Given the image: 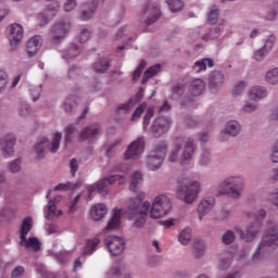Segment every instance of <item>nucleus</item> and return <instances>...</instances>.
Returning a JSON list of instances; mask_svg holds the SVG:
<instances>
[{"instance_id": "obj_64", "label": "nucleus", "mask_w": 278, "mask_h": 278, "mask_svg": "<svg viewBox=\"0 0 278 278\" xmlns=\"http://www.w3.org/2000/svg\"><path fill=\"white\" fill-rule=\"evenodd\" d=\"M271 162H274V164L278 163V141L276 142L271 153Z\"/></svg>"}, {"instance_id": "obj_12", "label": "nucleus", "mask_w": 278, "mask_h": 278, "mask_svg": "<svg viewBox=\"0 0 278 278\" xmlns=\"http://www.w3.org/2000/svg\"><path fill=\"white\" fill-rule=\"evenodd\" d=\"M104 244L109 250V253H111V255L114 257H117V255H123V251H125V240H123L121 237H109L104 240Z\"/></svg>"}, {"instance_id": "obj_47", "label": "nucleus", "mask_w": 278, "mask_h": 278, "mask_svg": "<svg viewBox=\"0 0 278 278\" xmlns=\"http://www.w3.org/2000/svg\"><path fill=\"white\" fill-rule=\"evenodd\" d=\"M179 151H181V143L177 142L174 150H172L169 153L168 162H177V157H179Z\"/></svg>"}, {"instance_id": "obj_16", "label": "nucleus", "mask_w": 278, "mask_h": 278, "mask_svg": "<svg viewBox=\"0 0 278 278\" xmlns=\"http://www.w3.org/2000/svg\"><path fill=\"white\" fill-rule=\"evenodd\" d=\"M60 8V4L58 2H52L47 5L46 10L43 13L39 14L37 21L39 23L40 27H45L47 23L51 21L58 14V10Z\"/></svg>"}, {"instance_id": "obj_18", "label": "nucleus", "mask_w": 278, "mask_h": 278, "mask_svg": "<svg viewBox=\"0 0 278 278\" xmlns=\"http://www.w3.org/2000/svg\"><path fill=\"white\" fill-rule=\"evenodd\" d=\"M23 26L18 23H13L8 27V37L11 45H18L23 40Z\"/></svg>"}, {"instance_id": "obj_42", "label": "nucleus", "mask_w": 278, "mask_h": 278, "mask_svg": "<svg viewBox=\"0 0 278 278\" xmlns=\"http://www.w3.org/2000/svg\"><path fill=\"white\" fill-rule=\"evenodd\" d=\"M154 110L153 108H148L147 112L143 116L142 127L143 129H147L149 125L151 124V119L153 118Z\"/></svg>"}, {"instance_id": "obj_6", "label": "nucleus", "mask_w": 278, "mask_h": 278, "mask_svg": "<svg viewBox=\"0 0 278 278\" xmlns=\"http://www.w3.org/2000/svg\"><path fill=\"white\" fill-rule=\"evenodd\" d=\"M34 220L31 217H26L22 222V226L20 229V238H21V247H25V249H34V251H40V241L38 238L33 237L27 240V233L31 231V227H34Z\"/></svg>"}, {"instance_id": "obj_34", "label": "nucleus", "mask_w": 278, "mask_h": 278, "mask_svg": "<svg viewBox=\"0 0 278 278\" xmlns=\"http://www.w3.org/2000/svg\"><path fill=\"white\" fill-rule=\"evenodd\" d=\"M112 66V63L108 59H100L98 62H96L92 66L93 71L96 73H105L106 70Z\"/></svg>"}, {"instance_id": "obj_11", "label": "nucleus", "mask_w": 278, "mask_h": 278, "mask_svg": "<svg viewBox=\"0 0 278 278\" xmlns=\"http://www.w3.org/2000/svg\"><path fill=\"white\" fill-rule=\"evenodd\" d=\"M144 151V138L139 137L132 141L126 152L124 153V160H138Z\"/></svg>"}, {"instance_id": "obj_52", "label": "nucleus", "mask_w": 278, "mask_h": 278, "mask_svg": "<svg viewBox=\"0 0 278 278\" xmlns=\"http://www.w3.org/2000/svg\"><path fill=\"white\" fill-rule=\"evenodd\" d=\"M217 22H218V10L216 9L211 10L210 13L207 14L208 25H216Z\"/></svg>"}, {"instance_id": "obj_19", "label": "nucleus", "mask_w": 278, "mask_h": 278, "mask_svg": "<svg viewBox=\"0 0 278 278\" xmlns=\"http://www.w3.org/2000/svg\"><path fill=\"white\" fill-rule=\"evenodd\" d=\"M101 132V127L99 124H91L83 129L79 134L80 140H88L89 142H93L99 137Z\"/></svg>"}, {"instance_id": "obj_53", "label": "nucleus", "mask_w": 278, "mask_h": 278, "mask_svg": "<svg viewBox=\"0 0 278 278\" xmlns=\"http://www.w3.org/2000/svg\"><path fill=\"white\" fill-rule=\"evenodd\" d=\"M268 53L269 52H267L266 49L262 48L254 53L253 59L256 60V62H262V60H264Z\"/></svg>"}, {"instance_id": "obj_25", "label": "nucleus", "mask_w": 278, "mask_h": 278, "mask_svg": "<svg viewBox=\"0 0 278 278\" xmlns=\"http://www.w3.org/2000/svg\"><path fill=\"white\" fill-rule=\"evenodd\" d=\"M88 11H83L80 13V21H90L92 16H94V12L97 8H99V0H92L91 2L87 3Z\"/></svg>"}, {"instance_id": "obj_5", "label": "nucleus", "mask_w": 278, "mask_h": 278, "mask_svg": "<svg viewBox=\"0 0 278 278\" xmlns=\"http://www.w3.org/2000/svg\"><path fill=\"white\" fill-rule=\"evenodd\" d=\"M244 190V178L240 176L228 177L219 185V194H230L233 199L240 197V191Z\"/></svg>"}, {"instance_id": "obj_50", "label": "nucleus", "mask_w": 278, "mask_h": 278, "mask_svg": "<svg viewBox=\"0 0 278 278\" xmlns=\"http://www.w3.org/2000/svg\"><path fill=\"white\" fill-rule=\"evenodd\" d=\"M247 88V83L240 81L238 85H236L232 89V96L233 97H240L242 92H244V89Z\"/></svg>"}, {"instance_id": "obj_36", "label": "nucleus", "mask_w": 278, "mask_h": 278, "mask_svg": "<svg viewBox=\"0 0 278 278\" xmlns=\"http://www.w3.org/2000/svg\"><path fill=\"white\" fill-rule=\"evenodd\" d=\"M161 68H162V66L160 64H155V65H152L151 67H149L144 72V75H143V78L141 80V84H147V81H149V79H151V77H154V75L160 73Z\"/></svg>"}, {"instance_id": "obj_28", "label": "nucleus", "mask_w": 278, "mask_h": 278, "mask_svg": "<svg viewBox=\"0 0 278 278\" xmlns=\"http://www.w3.org/2000/svg\"><path fill=\"white\" fill-rule=\"evenodd\" d=\"M203 90H205V83L201 79H195L192 81L190 86V94L192 97H200V94H203Z\"/></svg>"}, {"instance_id": "obj_27", "label": "nucleus", "mask_w": 278, "mask_h": 278, "mask_svg": "<svg viewBox=\"0 0 278 278\" xmlns=\"http://www.w3.org/2000/svg\"><path fill=\"white\" fill-rule=\"evenodd\" d=\"M61 197L58 195L54 200H50L48 203V214L46 218L48 220H53L55 216H62V211H58V206H55V201H60ZM58 211V213H55Z\"/></svg>"}, {"instance_id": "obj_23", "label": "nucleus", "mask_w": 278, "mask_h": 278, "mask_svg": "<svg viewBox=\"0 0 278 278\" xmlns=\"http://www.w3.org/2000/svg\"><path fill=\"white\" fill-rule=\"evenodd\" d=\"M267 96L268 91L262 86H254L248 92V97L252 101H260L262 99H266Z\"/></svg>"}, {"instance_id": "obj_55", "label": "nucleus", "mask_w": 278, "mask_h": 278, "mask_svg": "<svg viewBox=\"0 0 278 278\" xmlns=\"http://www.w3.org/2000/svg\"><path fill=\"white\" fill-rule=\"evenodd\" d=\"M88 40H90V30L83 29L78 36V42L84 45V42H88Z\"/></svg>"}, {"instance_id": "obj_24", "label": "nucleus", "mask_w": 278, "mask_h": 278, "mask_svg": "<svg viewBox=\"0 0 278 278\" xmlns=\"http://www.w3.org/2000/svg\"><path fill=\"white\" fill-rule=\"evenodd\" d=\"M121 216H123V210L114 208L113 216L106 225V231L121 227Z\"/></svg>"}, {"instance_id": "obj_39", "label": "nucleus", "mask_w": 278, "mask_h": 278, "mask_svg": "<svg viewBox=\"0 0 278 278\" xmlns=\"http://www.w3.org/2000/svg\"><path fill=\"white\" fill-rule=\"evenodd\" d=\"M178 240L180 243H182L185 247L187 244H189L190 240H192V230H190V228H185L179 237H178Z\"/></svg>"}, {"instance_id": "obj_21", "label": "nucleus", "mask_w": 278, "mask_h": 278, "mask_svg": "<svg viewBox=\"0 0 278 278\" xmlns=\"http://www.w3.org/2000/svg\"><path fill=\"white\" fill-rule=\"evenodd\" d=\"M42 42V39L40 36H34L27 41L26 51L28 54V58H34L40 49V45Z\"/></svg>"}, {"instance_id": "obj_46", "label": "nucleus", "mask_w": 278, "mask_h": 278, "mask_svg": "<svg viewBox=\"0 0 278 278\" xmlns=\"http://www.w3.org/2000/svg\"><path fill=\"white\" fill-rule=\"evenodd\" d=\"M147 67V61L142 60L139 64V66L135 70L132 74L134 81H138L140 79V75H142V71Z\"/></svg>"}, {"instance_id": "obj_8", "label": "nucleus", "mask_w": 278, "mask_h": 278, "mask_svg": "<svg viewBox=\"0 0 278 278\" xmlns=\"http://www.w3.org/2000/svg\"><path fill=\"white\" fill-rule=\"evenodd\" d=\"M199 192H201V184H199V181H192L178 189L177 198L180 199V201H184V203H187V205H191V203L197 201Z\"/></svg>"}, {"instance_id": "obj_58", "label": "nucleus", "mask_w": 278, "mask_h": 278, "mask_svg": "<svg viewBox=\"0 0 278 278\" xmlns=\"http://www.w3.org/2000/svg\"><path fill=\"white\" fill-rule=\"evenodd\" d=\"M70 169H71L72 177H75V173L79 170V163L77 162V159H72L70 161Z\"/></svg>"}, {"instance_id": "obj_40", "label": "nucleus", "mask_w": 278, "mask_h": 278, "mask_svg": "<svg viewBox=\"0 0 278 278\" xmlns=\"http://www.w3.org/2000/svg\"><path fill=\"white\" fill-rule=\"evenodd\" d=\"M265 79L268 84H271L273 86H277V84H278V67L268 71L265 75Z\"/></svg>"}, {"instance_id": "obj_48", "label": "nucleus", "mask_w": 278, "mask_h": 278, "mask_svg": "<svg viewBox=\"0 0 278 278\" xmlns=\"http://www.w3.org/2000/svg\"><path fill=\"white\" fill-rule=\"evenodd\" d=\"M276 40H277V37H275V35H269L263 46V49H265V51L267 52L273 51V47H275Z\"/></svg>"}, {"instance_id": "obj_7", "label": "nucleus", "mask_w": 278, "mask_h": 278, "mask_svg": "<svg viewBox=\"0 0 278 278\" xmlns=\"http://www.w3.org/2000/svg\"><path fill=\"white\" fill-rule=\"evenodd\" d=\"M170 210H173L170 199L165 194L157 195L150 207V218H164Z\"/></svg>"}, {"instance_id": "obj_33", "label": "nucleus", "mask_w": 278, "mask_h": 278, "mask_svg": "<svg viewBox=\"0 0 278 278\" xmlns=\"http://www.w3.org/2000/svg\"><path fill=\"white\" fill-rule=\"evenodd\" d=\"M143 179H142V173L140 172H135L131 176H130V185H129V190H131V192H136V190H138V186H140L142 184Z\"/></svg>"}, {"instance_id": "obj_57", "label": "nucleus", "mask_w": 278, "mask_h": 278, "mask_svg": "<svg viewBox=\"0 0 278 278\" xmlns=\"http://www.w3.org/2000/svg\"><path fill=\"white\" fill-rule=\"evenodd\" d=\"M79 73H81V68H79L78 66H72L68 71V78L77 79V77H79Z\"/></svg>"}, {"instance_id": "obj_9", "label": "nucleus", "mask_w": 278, "mask_h": 278, "mask_svg": "<svg viewBox=\"0 0 278 278\" xmlns=\"http://www.w3.org/2000/svg\"><path fill=\"white\" fill-rule=\"evenodd\" d=\"M118 179H123V176L121 175H112L108 178L101 179L99 182H96L93 185H89L87 187V190L89 192V199H92L93 192H99L102 197H108V190L112 184H115L118 181Z\"/></svg>"}, {"instance_id": "obj_22", "label": "nucleus", "mask_w": 278, "mask_h": 278, "mask_svg": "<svg viewBox=\"0 0 278 278\" xmlns=\"http://www.w3.org/2000/svg\"><path fill=\"white\" fill-rule=\"evenodd\" d=\"M105 214H108V206H105V204L98 203L91 206L90 217L92 220H102L105 217Z\"/></svg>"}, {"instance_id": "obj_44", "label": "nucleus", "mask_w": 278, "mask_h": 278, "mask_svg": "<svg viewBox=\"0 0 278 278\" xmlns=\"http://www.w3.org/2000/svg\"><path fill=\"white\" fill-rule=\"evenodd\" d=\"M75 131H77V128L75 125H68L65 128V144H68V142H72L73 136H75Z\"/></svg>"}, {"instance_id": "obj_59", "label": "nucleus", "mask_w": 278, "mask_h": 278, "mask_svg": "<svg viewBox=\"0 0 278 278\" xmlns=\"http://www.w3.org/2000/svg\"><path fill=\"white\" fill-rule=\"evenodd\" d=\"M9 169L11 170V173H18V170H21V160L17 159L10 163Z\"/></svg>"}, {"instance_id": "obj_15", "label": "nucleus", "mask_w": 278, "mask_h": 278, "mask_svg": "<svg viewBox=\"0 0 278 278\" xmlns=\"http://www.w3.org/2000/svg\"><path fill=\"white\" fill-rule=\"evenodd\" d=\"M194 151H197V146H194V141L192 139H187L184 141V149L179 159L181 166H186L192 162Z\"/></svg>"}, {"instance_id": "obj_1", "label": "nucleus", "mask_w": 278, "mask_h": 278, "mask_svg": "<svg viewBox=\"0 0 278 278\" xmlns=\"http://www.w3.org/2000/svg\"><path fill=\"white\" fill-rule=\"evenodd\" d=\"M142 201H144V192L140 191L136 198L129 200L126 211L129 220H134L132 227L137 229H141L147 225V216H149V210H151V203Z\"/></svg>"}, {"instance_id": "obj_38", "label": "nucleus", "mask_w": 278, "mask_h": 278, "mask_svg": "<svg viewBox=\"0 0 278 278\" xmlns=\"http://www.w3.org/2000/svg\"><path fill=\"white\" fill-rule=\"evenodd\" d=\"M193 255L194 257L199 258V257H203L205 255V242L199 240L195 241L193 244Z\"/></svg>"}, {"instance_id": "obj_45", "label": "nucleus", "mask_w": 278, "mask_h": 278, "mask_svg": "<svg viewBox=\"0 0 278 278\" xmlns=\"http://www.w3.org/2000/svg\"><path fill=\"white\" fill-rule=\"evenodd\" d=\"M75 105H77V102L75 101L74 97H67L64 102V111L67 113L73 112Z\"/></svg>"}, {"instance_id": "obj_4", "label": "nucleus", "mask_w": 278, "mask_h": 278, "mask_svg": "<svg viewBox=\"0 0 278 278\" xmlns=\"http://www.w3.org/2000/svg\"><path fill=\"white\" fill-rule=\"evenodd\" d=\"M167 151L168 144L166 141H161L154 146V149L149 153L147 157V166L149 170H157L162 167Z\"/></svg>"}, {"instance_id": "obj_62", "label": "nucleus", "mask_w": 278, "mask_h": 278, "mask_svg": "<svg viewBox=\"0 0 278 278\" xmlns=\"http://www.w3.org/2000/svg\"><path fill=\"white\" fill-rule=\"evenodd\" d=\"M40 92H42V88L40 87H35L30 89V94L33 97V101H38L40 99Z\"/></svg>"}, {"instance_id": "obj_14", "label": "nucleus", "mask_w": 278, "mask_h": 278, "mask_svg": "<svg viewBox=\"0 0 278 278\" xmlns=\"http://www.w3.org/2000/svg\"><path fill=\"white\" fill-rule=\"evenodd\" d=\"M168 129H170V119L168 117H157L151 127L154 138L164 136Z\"/></svg>"}, {"instance_id": "obj_10", "label": "nucleus", "mask_w": 278, "mask_h": 278, "mask_svg": "<svg viewBox=\"0 0 278 278\" xmlns=\"http://www.w3.org/2000/svg\"><path fill=\"white\" fill-rule=\"evenodd\" d=\"M62 141V132H55L51 144H49L48 138H42L40 142L35 146V151L38 157H45V148L49 149L50 153H58L60 149V142Z\"/></svg>"}, {"instance_id": "obj_20", "label": "nucleus", "mask_w": 278, "mask_h": 278, "mask_svg": "<svg viewBox=\"0 0 278 278\" xmlns=\"http://www.w3.org/2000/svg\"><path fill=\"white\" fill-rule=\"evenodd\" d=\"M215 203L216 201L214 200V198L204 199L199 203L198 214H199L200 220H203V216H205V214H208L211 212Z\"/></svg>"}, {"instance_id": "obj_30", "label": "nucleus", "mask_w": 278, "mask_h": 278, "mask_svg": "<svg viewBox=\"0 0 278 278\" xmlns=\"http://www.w3.org/2000/svg\"><path fill=\"white\" fill-rule=\"evenodd\" d=\"M222 134H227V136H237L240 134V123L238 121H230L226 124L225 131Z\"/></svg>"}, {"instance_id": "obj_43", "label": "nucleus", "mask_w": 278, "mask_h": 278, "mask_svg": "<svg viewBox=\"0 0 278 278\" xmlns=\"http://www.w3.org/2000/svg\"><path fill=\"white\" fill-rule=\"evenodd\" d=\"M154 110L153 108H148L147 112L143 116L142 127L143 129H147L149 125L151 124V119L153 118Z\"/></svg>"}, {"instance_id": "obj_32", "label": "nucleus", "mask_w": 278, "mask_h": 278, "mask_svg": "<svg viewBox=\"0 0 278 278\" xmlns=\"http://www.w3.org/2000/svg\"><path fill=\"white\" fill-rule=\"evenodd\" d=\"M223 84H225V75L220 72L213 73L210 78V88H218V86H223Z\"/></svg>"}, {"instance_id": "obj_60", "label": "nucleus", "mask_w": 278, "mask_h": 278, "mask_svg": "<svg viewBox=\"0 0 278 278\" xmlns=\"http://www.w3.org/2000/svg\"><path fill=\"white\" fill-rule=\"evenodd\" d=\"M29 104L23 102L18 108L20 116H27L29 114Z\"/></svg>"}, {"instance_id": "obj_63", "label": "nucleus", "mask_w": 278, "mask_h": 278, "mask_svg": "<svg viewBox=\"0 0 278 278\" xmlns=\"http://www.w3.org/2000/svg\"><path fill=\"white\" fill-rule=\"evenodd\" d=\"M109 278H118L121 277V267H113L108 273Z\"/></svg>"}, {"instance_id": "obj_41", "label": "nucleus", "mask_w": 278, "mask_h": 278, "mask_svg": "<svg viewBox=\"0 0 278 278\" xmlns=\"http://www.w3.org/2000/svg\"><path fill=\"white\" fill-rule=\"evenodd\" d=\"M8 72L0 70V94H3L8 90Z\"/></svg>"}, {"instance_id": "obj_54", "label": "nucleus", "mask_w": 278, "mask_h": 278, "mask_svg": "<svg viewBox=\"0 0 278 278\" xmlns=\"http://www.w3.org/2000/svg\"><path fill=\"white\" fill-rule=\"evenodd\" d=\"M131 108H134V102L131 100H128L126 103L121 104L116 108V112H125V114H127V112H129V110H131Z\"/></svg>"}, {"instance_id": "obj_49", "label": "nucleus", "mask_w": 278, "mask_h": 278, "mask_svg": "<svg viewBox=\"0 0 278 278\" xmlns=\"http://www.w3.org/2000/svg\"><path fill=\"white\" fill-rule=\"evenodd\" d=\"M236 240V235L231 230H227L223 236H222V242L224 244H231Z\"/></svg>"}, {"instance_id": "obj_29", "label": "nucleus", "mask_w": 278, "mask_h": 278, "mask_svg": "<svg viewBox=\"0 0 278 278\" xmlns=\"http://www.w3.org/2000/svg\"><path fill=\"white\" fill-rule=\"evenodd\" d=\"M212 68L214 66V61L212 59H202L197 61L193 65V71L195 73H201L202 71H206V68Z\"/></svg>"}, {"instance_id": "obj_26", "label": "nucleus", "mask_w": 278, "mask_h": 278, "mask_svg": "<svg viewBox=\"0 0 278 278\" xmlns=\"http://www.w3.org/2000/svg\"><path fill=\"white\" fill-rule=\"evenodd\" d=\"M148 12L152 14V16H149L146 20V25H153V23H156L162 16V13L160 12V5L157 3H152L151 8H148Z\"/></svg>"}, {"instance_id": "obj_13", "label": "nucleus", "mask_w": 278, "mask_h": 278, "mask_svg": "<svg viewBox=\"0 0 278 278\" xmlns=\"http://www.w3.org/2000/svg\"><path fill=\"white\" fill-rule=\"evenodd\" d=\"M71 31V22H56L51 28L52 42L58 43L62 38H66V35Z\"/></svg>"}, {"instance_id": "obj_56", "label": "nucleus", "mask_w": 278, "mask_h": 278, "mask_svg": "<svg viewBox=\"0 0 278 278\" xmlns=\"http://www.w3.org/2000/svg\"><path fill=\"white\" fill-rule=\"evenodd\" d=\"M255 110H257V104L248 102L241 109V112H243V114H251L252 112H255Z\"/></svg>"}, {"instance_id": "obj_3", "label": "nucleus", "mask_w": 278, "mask_h": 278, "mask_svg": "<svg viewBox=\"0 0 278 278\" xmlns=\"http://www.w3.org/2000/svg\"><path fill=\"white\" fill-rule=\"evenodd\" d=\"M249 216L254 218L255 222L248 227L247 233H244L240 227H235L236 233H239L240 239L244 240V242H253V240H255V236L260 233L262 220L266 218V211L260 210L257 214H252Z\"/></svg>"}, {"instance_id": "obj_35", "label": "nucleus", "mask_w": 278, "mask_h": 278, "mask_svg": "<svg viewBox=\"0 0 278 278\" xmlns=\"http://www.w3.org/2000/svg\"><path fill=\"white\" fill-rule=\"evenodd\" d=\"M101 240L99 238L89 239L84 249L85 255H92L97 251V247H99Z\"/></svg>"}, {"instance_id": "obj_37", "label": "nucleus", "mask_w": 278, "mask_h": 278, "mask_svg": "<svg viewBox=\"0 0 278 278\" xmlns=\"http://www.w3.org/2000/svg\"><path fill=\"white\" fill-rule=\"evenodd\" d=\"M166 3L173 13L181 12V10H184V0H166Z\"/></svg>"}, {"instance_id": "obj_61", "label": "nucleus", "mask_w": 278, "mask_h": 278, "mask_svg": "<svg viewBox=\"0 0 278 278\" xmlns=\"http://www.w3.org/2000/svg\"><path fill=\"white\" fill-rule=\"evenodd\" d=\"M25 273V268L23 266H17L15 267L12 273H11V277L12 278H18L22 277V275Z\"/></svg>"}, {"instance_id": "obj_51", "label": "nucleus", "mask_w": 278, "mask_h": 278, "mask_svg": "<svg viewBox=\"0 0 278 278\" xmlns=\"http://www.w3.org/2000/svg\"><path fill=\"white\" fill-rule=\"evenodd\" d=\"M144 110H147V104L142 103L140 104L135 112L131 115V121H138V118H140V116H142Z\"/></svg>"}, {"instance_id": "obj_2", "label": "nucleus", "mask_w": 278, "mask_h": 278, "mask_svg": "<svg viewBox=\"0 0 278 278\" xmlns=\"http://www.w3.org/2000/svg\"><path fill=\"white\" fill-rule=\"evenodd\" d=\"M278 247V226L274 225L269 227L263 238L261 243L258 244L257 250L252 256V260H260V254L264 253V251H275Z\"/></svg>"}, {"instance_id": "obj_31", "label": "nucleus", "mask_w": 278, "mask_h": 278, "mask_svg": "<svg viewBox=\"0 0 278 278\" xmlns=\"http://www.w3.org/2000/svg\"><path fill=\"white\" fill-rule=\"evenodd\" d=\"M81 53V47L77 46V43H72L70 49L63 52L64 60H73V58H77Z\"/></svg>"}, {"instance_id": "obj_17", "label": "nucleus", "mask_w": 278, "mask_h": 278, "mask_svg": "<svg viewBox=\"0 0 278 278\" xmlns=\"http://www.w3.org/2000/svg\"><path fill=\"white\" fill-rule=\"evenodd\" d=\"M14 144H16V137L12 134L7 135L0 140L3 157H12L14 155Z\"/></svg>"}]
</instances>
